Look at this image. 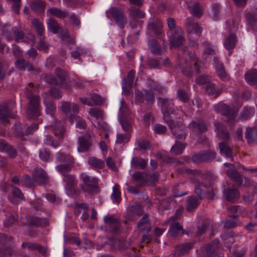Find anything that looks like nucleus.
<instances>
[{
  "instance_id": "f257e3e1",
  "label": "nucleus",
  "mask_w": 257,
  "mask_h": 257,
  "mask_svg": "<svg viewBox=\"0 0 257 257\" xmlns=\"http://www.w3.org/2000/svg\"><path fill=\"white\" fill-rule=\"evenodd\" d=\"M33 83H29L30 88H27V97L29 99L27 105V115L29 119H36L41 115L40 97L32 94Z\"/></svg>"
},
{
  "instance_id": "f03ea898",
  "label": "nucleus",
  "mask_w": 257,
  "mask_h": 257,
  "mask_svg": "<svg viewBox=\"0 0 257 257\" xmlns=\"http://www.w3.org/2000/svg\"><path fill=\"white\" fill-rule=\"evenodd\" d=\"M159 102L161 104V111L163 114L165 121L168 125H172L173 119L170 113H176V110L173 101L171 99L159 98Z\"/></svg>"
},
{
  "instance_id": "7ed1b4c3",
  "label": "nucleus",
  "mask_w": 257,
  "mask_h": 257,
  "mask_svg": "<svg viewBox=\"0 0 257 257\" xmlns=\"http://www.w3.org/2000/svg\"><path fill=\"white\" fill-rule=\"evenodd\" d=\"M202 192H205L207 199L212 200L214 198V193L211 182L206 178H203L201 181H198L195 183V192L200 200L203 199Z\"/></svg>"
},
{
  "instance_id": "20e7f679",
  "label": "nucleus",
  "mask_w": 257,
  "mask_h": 257,
  "mask_svg": "<svg viewBox=\"0 0 257 257\" xmlns=\"http://www.w3.org/2000/svg\"><path fill=\"white\" fill-rule=\"evenodd\" d=\"M216 111L224 116L226 123L230 126H233L235 123V118L238 111L233 107H230L225 103H219L216 108Z\"/></svg>"
},
{
  "instance_id": "39448f33",
  "label": "nucleus",
  "mask_w": 257,
  "mask_h": 257,
  "mask_svg": "<svg viewBox=\"0 0 257 257\" xmlns=\"http://www.w3.org/2000/svg\"><path fill=\"white\" fill-rule=\"evenodd\" d=\"M81 179L83 184L80 187L83 192L93 195L98 193V179L95 177H91L85 174H82Z\"/></svg>"
},
{
  "instance_id": "423d86ee",
  "label": "nucleus",
  "mask_w": 257,
  "mask_h": 257,
  "mask_svg": "<svg viewBox=\"0 0 257 257\" xmlns=\"http://www.w3.org/2000/svg\"><path fill=\"white\" fill-rule=\"evenodd\" d=\"M147 34L155 37H160L163 34L161 20L156 17L150 18L147 24Z\"/></svg>"
},
{
  "instance_id": "0eeeda50",
  "label": "nucleus",
  "mask_w": 257,
  "mask_h": 257,
  "mask_svg": "<svg viewBox=\"0 0 257 257\" xmlns=\"http://www.w3.org/2000/svg\"><path fill=\"white\" fill-rule=\"evenodd\" d=\"M210 126V123L202 118H196L189 124L190 130L197 136H200L203 133L207 132Z\"/></svg>"
},
{
  "instance_id": "6e6552de",
  "label": "nucleus",
  "mask_w": 257,
  "mask_h": 257,
  "mask_svg": "<svg viewBox=\"0 0 257 257\" xmlns=\"http://www.w3.org/2000/svg\"><path fill=\"white\" fill-rule=\"evenodd\" d=\"M190 58V61L189 62L186 63L185 66L180 65V66L182 72L185 75L191 77L194 73L198 74L200 72V67L198 65V60L194 54H191Z\"/></svg>"
},
{
  "instance_id": "1a4fd4ad",
  "label": "nucleus",
  "mask_w": 257,
  "mask_h": 257,
  "mask_svg": "<svg viewBox=\"0 0 257 257\" xmlns=\"http://www.w3.org/2000/svg\"><path fill=\"white\" fill-rule=\"evenodd\" d=\"M93 133H88L79 137L77 139V151L79 153H85L90 150L93 145Z\"/></svg>"
},
{
  "instance_id": "9d476101",
  "label": "nucleus",
  "mask_w": 257,
  "mask_h": 257,
  "mask_svg": "<svg viewBox=\"0 0 257 257\" xmlns=\"http://www.w3.org/2000/svg\"><path fill=\"white\" fill-rule=\"evenodd\" d=\"M216 153L212 150H207L200 152L192 157V161L195 163L210 162L215 159Z\"/></svg>"
},
{
  "instance_id": "9b49d317",
  "label": "nucleus",
  "mask_w": 257,
  "mask_h": 257,
  "mask_svg": "<svg viewBox=\"0 0 257 257\" xmlns=\"http://www.w3.org/2000/svg\"><path fill=\"white\" fill-rule=\"evenodd\" d=\"M63 181L65 183V189L70 195L74 196L79 195L80 191L76 188L77 181L74 175L69 174L66 176L63 179Z\"/></svg>"
},
{
  "instance_id": "f8f14e48",
  "label": "nucleus",
  "mask_w": 257,
  "mask_h": 257,
  "mask_svg": "<svg viewBox=\"0 0 257 257\" xmlns=\"http://www.w3.org/2000/svg\"><path fill=\"white\" fill-rule=\"evenodd\" d=\"M168 126L176 139L183 141L186 139L187 131L186 127L183 123L173 120L172 125H168Z\"/></svg>"
},
{
  "instance_id": "ddd939ff",
  "label": "nucleus",
  "mask_w": 257,
  "mask_h": 257,
  "mask_svg": "<svg viewBox=\"0 0 257 257\" xmlns=\"http://www.w3.org/2000/svg\"><path fill=\"white\" fill-rule=\"evenodd\" d=\"M16 103L11 100L8 103L0 106V121L3 123H8L9 118L13 117L11 111L15 107Z\"/></svg>"
},
{
  "instance_id": "4468645a",
  "label": "nucleus",
  "mask_w": 257,
  "mask_h": 257,
  "mask_svg": "<svg viewBox=\"0 0 257 257\" xmlns=\"http://www.w3.org/2000/svg\"><path fill=\"white\" fill-rule=\"evenodd\" d=\"M109 12L111 17L114 19L116 24L121 29H123L127 23V19L123 12L118 8L111 7L106 13Z\"/></svg>"
},
{
  "instance_id": "2eb2a0df",
  "label": "nucleus",
  "mask_w": 257,
  "mask_h": 257,
  "mask_svg": "<svg viewBox=\"0 0 257 257\" xmlns=\"http://www.w3.org/2000/svg\"><path fill=\"white\" fill-rule=\"evenodd\" d=\"M185 27L189 34V38L192 37V35H196L197 37L200 36L202 28L196 23H195L193 17L188 18L185 20Z\"/></svg>"
},
{
  "instance_id": "dca6fc26",
  "label": "nucleus",
  "mask_w": 257,
  "mask_h": 257,
  "mask_svg": "<svg viewBox=\"0 0 257 257\" xmlns=\"http://www.w3.org/2000/svg\"><path fill=\"white\" fill-rule=\"evenodd\" d=\"M26 219L29 225L36 227H45L49 224V220L46 218L27 215Z\"/></svg>"
},
{
  "instance_id": "f3484780",
  "label": "nucleus",
  "mask_w": 257,
  "mask_h": 257,
  "mask_svg": "<svg viewBox=\"0 0 257 257\" xmlns=\"http://www.w3.org/2000/svg\"><path fill=\"white\" fill-rule=\"evenodd\" d=\"M214 125L215 126V131L216 132L217 137L220 140L224 141L228 140L230 135L225 125L219 121H215Z\"/></svg>"
},
{
  "instance_id": "a211bd4d",
  "label": "nucleus",
  "mask_w": 257,
  "mask_h": 257,
  "mask_svg": "<svg viewBox=\"0 0 257 257\" xmlns=\"http://www.w3.org/2000/svg\"><path fill=\"white\" fill-rule=\"evenodd\" d=\"M61 103V110L66 115L68 116L71 115V109H72V111L74 114L78 113L79 108L77 104L71 103L70 101H62Z\"/></svg>"
},
{
  "instance_id": "6ab92c4d",
  "label": "nucleus",
  "mask_w": 257,
  "mask_h": 257,
  "mask_svg": "<svg viewBox=\"0 0 257 257\" xmlns=\"http://www.w3.org/2000/svg\"><path fill=\"white\" fill-rule=\"evenodd\" d=\"M33 175L35 179L38 180L41 184H47L49 177L47 172L42 168H36L33 171Z\"/></svg>"
},
{
  "instance_id": "aec40b11",
  "label": "nucleus",
  "mask_w": 257,
  "mask_h": 257,
  "mask_svg": "<svg viewBox=\"0 0 257 257\" xmlns=\"http://www.w3.org/2000/svg\"><path fill=\"white\" fill-rule=\"evenodd\" d=\"M194 245L193 242H187L176 246L174 255L175 257H180L188 253Z\"/></svg>"
},
{
  "instance_id": "412c9836",
  "label": "nucleus",
  "mask_w": 257,
  "mask_h": 257,
  "mask_svg": "<svg viewBox=\"0 0 257 257\" xmlns=\"http://www.w3.org/2000/svg\"><path fill=\"white\" fill-rule=\"evenodd\" d=\"M10 190L11 195L8 196V198L12 203L17 204L18 203V200L16 198L21 200H25L24 195L22 193L21 191L18 188L12 185L10 186Z\"/></svg>"
},
{
  "instance_id": "4be33fe9",
  "label": "nucleus",
  "mask_w": 257,
  "mask_h": 257,
  "mask_svg": "<svg viewBox=\"0 0 257 257\" xmlns=\"http://www.w3.org/2000/svg\"><path fill=\"white\" fill-rule=\"evenodd\" d=\"M237 42L236 36L231 33L229 34L224 40V46L226 50L228 51L229 55H231L232 50L236 46Z\"/></svg>"
},
{
  "instance_id": "5701e85b",
  "label": "nucleus",
  "mask_w": 257,
  "mask_h": 257,
  "mask_svg": "<svg viewBox=\"0 0 257 257\" xmlns=\"http://www.w3.org/2000/svg\"><path fill=\"white\" fill-rule=\"evenodd\" d=\"M227 175L235 183L237 186H241L243 183V177L235 169H228L226 171Z\"/></svg>"
},
{
  "instance_id": "b1692460",
  "label": "nucleus",
  "mask_w": 257,
  "mask_h": 257,
  "mask_svg": "<svg viewBox=\"0 0 257 257\" xmlns=\"http://www.w3.org/2000/svg\"><path fill=\"white\" fill-rule=\"evenodd\" d=\"M223 194L228 201L233 202L239 198V192L237 189L227 188L224 189Z\"/></svg>"
},
{
  "instance_id": "393cba45",
  "label": "nucleus",
  "mask_w": 257,
  "mask_h": 257,
  "mask_svg": "<svg viewBox=\"0 0 257 257\" xmlns=\"http://www.w3.org/2000/svg\"><path fill=\"white\" fill-rule=\"evenodd\" d=\"M133 180L136 186L143 187L146 185L148 179L147 175L140 172H136L133 175Z\"/></svg>"
},
{
  "instance_id": "a878e982",
  "label": "nucleus",
  "mask_w": 257,
  "mask_h": 257,
  "mask_svg": "<svg viewBox=\"0 0 257 257\" xmlns=\"http://www.w3.org/2000/svg\"><path fill=\"white\" fill-rule=\"evenodd\" d=\"M244 77L245 80L249 84L257 85V69H250L245 74Z\"/></svg>"
},
{
  "instance_id": "bb28decb",
  "label": "nucleus",
  "mask_w": 257,
  "mask_h": 257,
  "mask_svg": "<svg viewBox=\"0 0 257 257\" xmlns=\"http://www.w3.org/2000/svg\"><path fill=\"white\" fill-rule=\"evenodd\" d=\"M56 158L58 162L65 163V164H74V159L70 154L59 152L56 154Z\"/></svg>"
},
{
  "instance_id": "cd10ccee",
  "label": "nucleus",
  "mask_w": 257,
  "mask_h": 257,
  "mask_svg": "<svg viewBox=\"0 0 257 257\" xmlns=\"http://www.w3.org/2000/svg\"><path fill=\"white\" fill-rule=\"evenodd\" d=\"M245 137L248 143H252L257 140V127H247L245 132Z\"/></svg>"
},
{
  "instance_id": "c85d7f7f",
  "label": "nucleus",
  "mask_w": 257,
  "mask_h": 257,
  "mask_svg": "<svg viewBox=\"0 0 257 257\" xmlns=\"http://www.w3.org/2000/svg\"><path fill=\"white\" fill-rule=\"evenodd\" d=\"M46 106V112L47 114L50 116L52 121L56 122L55 114L56 112V105L52 101L44 102Z\"/></svg>"
},
{
  "instance_id": "c756f323",
  "label": "nucleus",
  "mask_w": 257,
  "mask_h": 257,
  "mask_svg": "<svg viewBox=\"0 0 257 257\" xmlns=\"http://www.w3.org/2000/svg\"><path fill=\"white\" fill-rule=\"evenodd\" d=\"M16 66L21 70L27 69L28 71H33L34 67L31 63L24 59H19L15 62Z\"/></svg>"
},
{
  "instance_id": "7c9ffc66",
  "label": "nucleus",
  "mask_w": 257,
  "mask_h": 257,
  "mask_svg": "<svg viewBox=\"0 0 257 257\" xmlns=\"http://www.w3.org/2000/svg\"><path fill=\"white\" fill-rule=\"evenodd\" d=\"M205 90L209 95L216 98L221 93L222 89L216 87L214 84L210 83L206 85Z\"/></svg>"
},
{
  "instance_id": "2f4dec72",
  "label": "nucleus",
  "mask_w": 257,
  "mask_h": 257,
  "mask_svg": "<svg viewBox=\"0 0 257 257\" xmlns=\"http://www.w3.org/2000/svg\"><path fill=\"white\" fill-rule=\"evenodd\" d=\"M215 67L217 75L221 80L223 81H227L229 80V76L225 72V68L221 63L219 62H217L215 65Z\"/></svg>"
},
{
  "instance_id": "473e14b6",
  "label": "nucleus",
  "mask_w": 257,
  "mask_h": 257,
  "mask_svg": "<svg viewBox=\"0 0 257 257\" xmlns=\"http://www.w3.org/2000/svg\"><path fill=\"white\" fill-rule=\"evenodd\" d=\"M219 147L220 154L233 160L232 151L227 143L221 142L219 143Z\"/></svg>"
},
{
  "instance_id": "72a5a7b5",
  "label": "nucleus",
  "mask_w": 257,
  "mask_h": 257,
  "mask_svg": "<svg viewBox=\"0 0 257 257\" xmlns=\"http://www.w3.org/2000/svg\"><path fill=\"white\" fill-rule=\"evenodd\" d=\"M148 46L151 52L154 55H160L163 52L160 44L155 39L149 41Z\"/></svg>"
},
{
  "instance_id": "f704fd0d",
  "label": "nucleus",
  "mask_w": 257,
  "mask_h": 257,
  "mask_svg": "<svg viewBox=\"0 0 257 257\" xmlns=\"http://www.w3.org/2000/svg\"><path fill=\"white\" fill-rule=\"evenodd\" d=\"M255 112V109L253 107H245L240 112L239 119L242 121H245L252 116Z\"/></svg>"
},
{
  "instance_id": "c9c22d12",
  "label": "nucleus",
  "mask_w": 257,
  "mask_h": 257,
  "mask_svg": "<svg viewBox=\"0 0 257 257\" xmlns=\"http://www.w3.org/2000/svg\"><path fill=\"white\" fill-rule=\"evenodd\" d=\"M15 136L18 138H21L22 140H25V125L22 124L20 122H16L13 127Z\"/></svg>"
},
{
  "instance_id": "e433bc0d",
  "label": "nucleus",
  "mask_w": 257,
  "mask_h": 257,
  "mask_svg": "<svg viewBox=\"0 0 257 257\" xmlns=\"http://www.w3.org/2000/svg\"><path fill=\"white\" fill-rule=\"evenodd\" d=\"M147 164V162L141 157L133 158L131 161V166L136 169H144Z\"/></svg>"
},
{
  "instance_id": "4c0bfd02",
  "label": "nucleus",
  "mask_w": 257,
  "mask_h": 257,
  "mask_svg": "<svg viewBox=\"0 0 257 257\" xmlns=\"http://www.w3.org/2000/svg\"><path fill=\"white\" fill-rule=\"evenodd\" d=\"M51 126L54 127L53 131L54 135L59 139H63L65 130L64 127L60 125V122L56 119V122L52 121Z\"/></svg>"
},
{
  "instance_id": "58836bf2",
  "label": "nucleus",
  "mask_w": 257,
  "mask_h": 257,
  "mask_svg": "<svg viewBox=\"0 0 257 257\" xmlns=\"http://www.w3.org/2000/svg\"><path fill=\"white\" fill-rule=\"evenodd\" d=\"M55 73L58 78V82L60 86L64 84L68 77L67 72L63 69L60 68H56L55 70Z\"/></svg>"
},
{
  "instance_id": "ea45409f",
  "label": "nucleus",
  "mask_w": 257,
  "mask_h": 257,
  "mask_svg": "<svg viewBox=\"0 0 257 257\" xmlns=\"http://www.w3.org/2000/svg\"><path fill=\"white\" fill-rule=\"evenodd\" d=\"M74 164H60L56 167V170L59 172L63 177L69 175Z\"/></svg>"
},
{
  "instance_id": "a19ab883",
  "label": "nucleus",
  "mask_w": 257,
  "mask_h": 257,
  "mask_svg": "<svg viewBox=\"0 0 257 257\" xmlns=\"http://www.w3.org/2000/svg\"><path fill=\"white\" fill-rule=\"evenodd\" d=\"M129 16L133 20L142 19L144 18L145 16V13L144 11L133 6L131 7L129 9Z\"/></svg>"
},
{
  "instance_id": "79ce46f5",
  "label": "nucleus",
  "mask_w": 257,
  "mask_h": 257,
  "mask_svg": "<svg viewBox=\"0 0 257 257\" xmlns=\"http://www.w3.org/2000/svg\"><path fill=\"white\" fill-rule=\"evenodd\" d=\"M47 13L62 19L65 18L67 15L66 12L63 11L61 9L56 7L49 8L47 9Z\"/></svg>"
},
{
  "instance_id": "37998d69",
  "label": "nucleus",
  "mask_w": 257,
  "mask_h": 257,
  "mask_svg": "<svg viewBox=\"0 0 257 257\" xmlns=\"http://www.w3.org/2000/svg\"><path fill=\"white\" fill-rule=\"evenodd\" d=\"M32 11L38 13L44 12L45 3L41 1L32 2L30 5Z\"/></svg>"
},
{
  "instance_id": "c03bdc74",
  "label": "nucleus",
  "mask_w": 257,
  "mask_h": 257,
  "mask_svg": "<svg viewBox=\"0 0 257 257\" xmlns=\"http://www.w3.org/2000/svg\"><path fill=\"white\" fill-rule=\"evenodd\" d=\"M200 202L195 196L190 197L187 201L186 209L189 212L193 211L199 205Z\"/></svg>"
},
{
  "instance_id": "a18cd8bd",
  "label": "nucleus",
  "mask_w": 257,
  "mask_h": 257,
  "mask_svg": "<svg viewBox=\"0 0 257 257\" xmlns=\"http://www.w3.org/2000/svg\"><path fill=\"white\" fill-rule=\"evenodd\" d=\"M118 120L122 130L126 133L131 134L133 131L131 121L127 118L122 116H119Z\"/></svg>"
},
{
  "instance_id": "49530a36",
  "label": "nucleus",
  "mask_w": 257,
  "mask_h": 257,
  "mask_svg": "<svg viewBox=\"0 0 257 257\" xmlns=\"http://www.w3.org/2000/svg\"><path fill=\"white\" fill-rule=\"evenodd\" d=\"M47 24L48 29L53 34H57L60 29L57 21L53 18H50L48 20Z\"/></svg>"
},
{
  "instance_id": "de8ad7c7",
  "label": "nucleus",
  "mask_w": 257,
  "mask_h": 257,
  "mask_svg": "<svg viewBox=\"0 0 257 257\" xmlns=\"http://www.w3.org/2000/svg\"><path fill=\"white\" fill-rule=\"evenodd\" d=\"M44 144L46 146H50L54 148H57L60 146V142L55 140L53 136L48 135L46 136L44 139Z\"/></svg>"
},
{
  "instance_id": "09e8293b",
  "label": "nucleus",
  "mask_w": 257,
  "mask_h": 257,
  "mask_svg": "<svg viewBox=\"0 0 257 257\" xmlns=\"http://www.w3.org/2000/svg\"><path fill=\"white\" fill-rule=\"evenodd\" d=\"M212 227V221L210 220H205L201 223L200 226H198L197 233L199 235H202L205 233L207 229Z\"/></svg>"
},
{
  "instance_id": "8fccbe9b",
  "label": "nucleus",
  "mask_w": 257,
  "mask_h": 257,
  "mask_svg": "<svg viewBox=\"0 0 257 257\" xmlns=\"http://www.w3.org/2000/svg\"><path fill=\"white\" fill-rule=\"evenodd\" d=\"M243 211V207L239 205H233L228 208L229 216L233 218H237Z\"/></svg>"
},
{
  "instance_id": "3c124183",
  "label": "nucleus",
  "mask_w": 257,
  "mask_h": 257,
  "mask_svg": "<svg viewBox=\"0 0 257 257\" xmlns=\"http://www.w3.org/2000/svg\"><path fill=\"white\" fill-rule=\"evenodd\" d=\"M188 8L191 13L195 16L200 17L203 14L200 5L198 3L189 6Z\"/></svg>"
},
{
  "instance_id": "603ef678",
  "label": "nucleus",
  "mask_w": 257,
  "mask_h": 257,
  "mask_svg": "<svg viewBox=\"0 0 257 257\" xmlns=\"http://www.w3.org/2000/svg\"><path fill=\"white\" fill-rule=\"evenodd\" d=\"M88 163L91 167L98 169L102 168L104 165V163L102 160L98 159L94 157L88 158Z\"/></svg>"
},
{
  "instance_id": "864d4df0",
  "label": "nucleus",
  "mask_w": 257,
  "mask_h": 257,
  "mask_svg": "<svg viewBox=\"0 0 257 257\" xmlns=\"http://www.w3.org/2000/svg\"><path fill=\"white\" fill-rule=\"evenodd\" d=\"M216 246H213V244H208L204 250L200 253L202 257H213Z\"/></svg>"
},
{
  "instance_id": "5fc2aeb1",
  "label": "nucleus",
  "mask_w": 257,
  "mask_h": 257,
  "mask_svg": "<svg viewBox=\"0 0 257 257\" xmlns=\"http://www.w3.org/2000/svg\"><path fill=\"white\" fill-rule=\"evenodd\" d=\"M185 147V144H181L176 141L175 144L172 147L171 152L174 155H179L183 153Z\"/></svg>"
},
{
  "instance_id": "6e6d98bb",
  "label": "nucleus",
  "mask_w": 257,
  "mask_h": 257,
  "mask_svg": "<svg viewBox=\"0 0 257 257\" xmlns=\"http://www.w3.org/2000/svg\"><path fill=\"white\" fill-rule=\"evenodd\" d=\"M170 43L171 47H179L182 45L185 42V39L182 35L177 37L172 36L170 37Z\"/></svg>"
},
{
  "instance_id": "4d7b16f0",
  "label": "nucleus",
  "mask_w": 257,
  "mask_h": 257,
  "mask_svg": "<svg viewBox=\"0 0 257 257\" xmlns=\"http://www.w3.org/2000/svg\"><path fill=\"white\" fill-rule=\"evenodd\" d=\"M32 24L36 29L38 35L40 37H43L44 36L45 29L42 23L38 19H34L32 21Z\"/></svg>"
},
{
  "instance_id": "13d9d810",
  "label": "nucleus",
  "mask_w": 257,
  "mask_h": 257,
  "mask_svg": "<svg viewBox=\"0 0 257 257\" xmlns=\"http://www.w3.org/2000/svg\"><path fill=\"white\" fill-rule=\"evenodd\" d=\"M182 229V227L179 222H173L170 224L169 233L171 236H175Z\"/></svg>"
},
{
  "instance_id": "bf43d9fd",
  "label": "nucleus",
  "mask_w": 257,
  "mask_h": 257,
  "mask_svg": "<svg viewBox=\"0 0 257 257\" xmlns=\"http://www.w3.org/2000/svg\"><path fill=\"white\" fill-rule=\"evenodd\" d=\"M88 112L91 116L96 118L97 120L103 118V111L97 107L91 108Z\"/></svg>"
},
{
  "instance_id": "052dcab7",
  "label": "nucleus",
  "mask_w": 257,
  "mask_h": 257,
  "mask_svg": "<svg viewBox=\"0 0 257 257\" xmlns=\"http://www.w3.org/2000/svg\"><path fill=\"white\" fill-rule=\"evenodd\" d=\"M39 157L40 159L43 162H49L51 158L50 151L46 148L41 149L39 151Z\"/></svg>"
},
{
  "instance_id": "680f3d73",
  "label": "nucleus",
  "mask_w": 257,
  "mask_h": 257,
  "mask_svg": "<svg viewBox=\"0 0 257 257\" xmlns=\"http://www.w3.org/2000/svg\"><path fill=\"white\" fill-rule=\"evenodd\" d=\"M135 74L136 72L135 70H131L128 73L126 78L123 79L122 83L127 84L128 86H133Z\"/></svg>"
},
{
  "instance_id": "e2e57ef3",
  "label": "nucleus",
  "mask_w": 257,
  "mask_h": 257,
  "mask_svg": "<svg viewBox=\"0 0 257 257\" xmlns=\"http://www.w3.org/2000/svg\"><path fill=\"white\" fill-rule=\"evenodd\" d=\"M111 199L113 202H119L120 198V192L119 191V186L116 184L113 187L112 193L111 196Z\"/></svg>"
},
{
  "instance_id": "0e129e2a",
  "label": "nucleus",
  "mask_w": 257,
  "mask_h": 257,
  "mask_svg": "<svg viewBox=\"0 0 257 257\" xmlns=\"http://www.w3.org/2000/svg\"><path fill=\"white\" fill-rule=\"evenodd\" d=\"M130 138L131 135L130 134H118L116 136L115 143L119 144L125 143L130 141Z\"/></svg>"
},
{
  "instance_id": "69168bd1",
  "label": "nucleus",
  "mask_w": 257,
  "mask_h": 257,
  "mask_svg": "<svg viewBox=\"0 0 257 257\" xmlns=\"http://www.w3.org/2000/svg\"><path fill=\"white\" fill-rule=\"evenodd\" d=\"M245 18L246 23L252 28H253L257 22V19L253 15V14L250 12L246 13L245 15Z\"/></svg>"
},
{
  "instance_id": "338daca9",
  "label": "nucleus",
  "mask_w": 257,
  "mask_h": 257,
  "mask_svg": "<svg viewBox=\"0 0 257 257\" xmlns=\"http://www.w3.org/2000/svg\"><path fill=\"white\" fill-rule=\"evenodd\" d=\"M90 99L92 101L91 102L93 104V106H100L103 104V102L104 101V99L102 98L100 95L96 93H93L91 94Z\"/></svg>"
},
{
  "instance_id": "774afa93",
  "label": "nucleus",
  "mask_w": 257,
  "mask_h": 257,
  "mask_svg": "<svg viewBox=\"0 0 257 257\" xmlns=\"http://www.w3.org/2000/svg\"><path fill=\"white\" fill-rule=\"evenodd\" d=\"M154 93L150 90H145V98L149 105H153L155 102Z\"/></svg>"
}]
</instances>
